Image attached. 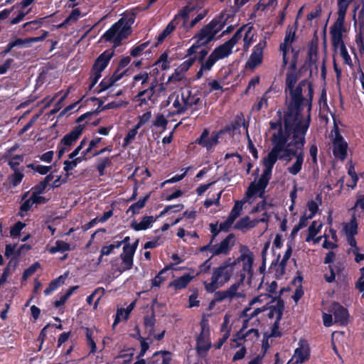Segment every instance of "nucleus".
Returning <instances> with one entry per match:
<instances>
[{"label": "nucleus", "mask_w": 364, "mask_h": 364, "mask_svg": "<svg viewBox=\"0 0 364 364\" xmlns=\"http://www.w3.org/2000/svg\"><path fill=\"white\" fill-rule=\"evenodd\" d=\"M78 286H73L70 287L67 291L62 295L58 300H55L53 303L55 307L58 308L61 306H63L66 301L70 298V296L74 293V291L78 289Z\"/></svg>", "instance_id": "a19ab883"}, {"label": "nucleus", "mask_w": 364, "mask_h": 364, "mask_svg": "<svg viewBox=\"0 0 364 364\" xmlns=\"http://www.w3.org/2000/svg\"><path fill=\"white\" fill-rule=\"evenodd\" d=\"M41 267V264L38 262H36L32 264L28 268L26 269L22 275V279L26 281L29 277L33 275L38 269Z\"/></svg>", "instance_id": "052dcab7"}, {"label": "nucleus", "mask_w": 364, "mask_h": 364, "mask_svg": "<svg viewBox=\"0 0 364 364\" xmlns=\"http://www.w3.org/2000/svg\"><path fill=\"white\" fill-rule=\"evenodd\" d=\"M185 102L186 109H191V114L197 111L198 109V105L202 103L200 97H198L196 95H192L190 90L185 94Z\"/></svg>", "instance_id": "393cba45"}, {"label": "nucleus", "mask_w": 364, "mask_h": 364, "mask_svg": "<svg viewBox=\"0 0 364 364\" xmlns=\"http://www.w3.org/2000/svg\"><path fill=\"white\" fill-rule=\"evenodd\" d=\"M294 357L296 363H303L308 360L310 358V353L308 346L306 347L301 346L294 350Z\"/></svg>", "instance_id": "7c9ffc66"}, {"label": "nucleus", "mask_w": 364, "mask_h": 364, "mask_svg": "<svg viewBox=\"0 0 364 364\" xmlns=\"http://www.w3.org/2000/svg\"><path fill=\"white\" fill-rule=\"evenodd\" d=\"M245 259V255L241 254L236 259L232 260L231 258H228L218 267H213L210 282H203L205 291L208 293H213L216 289L228 282L232 277L235 266L240 264L241 261H244Z\"/></svg>", "instance_id": "7ed1b4c3"}, {"label": "nucleus", "mask_w": 364, "mask_h": 364, "mask_svg": "<svg viewBox=\"0 0 364 364\" xmlns=\"http://www.w3.org/2000/svg\"><path fill=\"white\" fill-rule=\"evenodd\" d=\"M122 25L123 24H112L111 28L103 34L102 39L105 42L113 43L115 45L119 26Z\"/></svg>", "instance_id": "2f4dec72"}, {"label": "nucleus", "mask_w": 364, "mask_h": 364, "mask_svg": "<svg viewBox=\"0 0 364 364\" xmlns=\"http://www.w3.org/2000/svg\"><path fill=\"white\" fill-rule=\"evenodd\" d=\"M87 124V122H85V124H79L77 126L75 127L71 132L65 134L61 139L60 141V144H63L65 146H71L80 138Z\"/></svg>", "instance_id": "f3484780"}, {"label": "nucleus", "mask_w": 364, "mask_h": 364, "mask_svg": "<svg viewBox=\"0 0 364 364\" xmlns=\"http://www.w3.org/2000/svg\"><path fill=\"white\" fill-rule=\"evenodd\" d=\"M71 250L70 245L63 240H57L55 246H52L48 249V252L53 255L57 252H64Z\"/></svg>", "instance_id": "c9c22d12"}, {"label": "nucleus", "mask_w": 364, "mask_h": 364, "mask_svg": "<svg viewBox=\"0 0 364 364\" xmlns=\"http://www.w3.org/2000/svg\"><path fill=\"white\" fill-rule=\"evenodd\" d=\"M149 75L150 73H147L146 71H142L138 73L137 75H135L133 77L131 85L132 87H135L136 83L139 81H141V85H146L149 80Z\"/></svg>", "instance_id": "37998d69"}, {"label": "nucleus", "mask_w": 364, "mask_h": 364, "mask_svg": "<svg viewBox=\"0 0 364 364\" xmlns=\"http://www.w3.org/2000/svg\"><path fill=\"white\" fill-rule=\"evenodd\" d=\"M330 311L334 316L335 323L342 326H345L348 323L349 317L348 309L338 302L334 301L332 303L330 307Z\"/></svg>", "instance_id": "2eb2a0df"}, {"label": "nucleus", "mask_w": 364, "mask_h": 364, "mask_svg": "<svg viewBox=\"0 0 364 364\" xmlns=\"http://www.w3.org/2000/svg\"><path fill=\"white\" fill-rule=\"evenodd\" d=\"M242 209V202L239 200L236 201L228 217L231 218L233 221H235L237 219V218L240 216Z\"/></svg>", "instance_id": "680f3d73"}, {"label": "nucleus", "mask_w": 364, "mask_h": 364, "mask_svg": "<svg viewBox=\"0 0 364 364\" xmlns=\"http://www.w3.org/2000/svg\"><path fill=\"white\" fill-rule=\"evenodd\" d=\"M194 38H196V42L187 50V55L191 56L198 53V50L203 48H206L208 43H206L204 41H200L199 37H196V35L194 36Z\"/></svg>", "instance_id": "ea45409f"}, {"label": "nucleus", "mask_w": 364, "mask_h": 364, "mask_svg": "<svg viewBox=\"0 0 364 364\" xmlns=\"http://www.w3.org/2000/svg\"><path fill=\"white\" fill-rule=\"evenodd\" d=\"M306 144V136L301 137L299 139L292 143H289L285 150H289L291 154H288L287 159L291 160V157H295L294 164L287 168L289 173L291 175L298 174L301 168L304 159V149Z\"/></svg>", "instance_id": "39448f33"}, {"label": "nucleus", "mask_w": 364, "mask_h": 364, "mask_svg": "<svg viewBox=\"0 0 364 364\" xmlns=\"http://www.w3.org/2000/svg\"><path fill=\"white\" fill-rule=\"evenodd\" d=\"M298 24H293L292 26L289 25L287 31L286 36L284 40V42L282 43L279 46V50L282 52V67L285 68L289 62V58L287 57L289 48L291 46L293 41L295 40V33Z\"/></svg>", "instance_id": "1a4fd4ad"}, {"label": "nucleus", "mask_w": 364, "mask_h": 364, "mask_svg": "<svg viewBox=\"0 0 364 364\" xmlns=\"http://www.w3.org/2000/svg\"><path fill=\"white\" fill-rule=\"evenodd\" d=\"M245 318H246V319H245L243 321L242 328L240 329V331L239 332H237L236 333V335H235L236 338L233 341L245 339V338L251 333H254L256 336H258V331L257 329H254V328L249 330L245 333H242V331L247 327V324L249 323V321L250 320L248 318V317H245Z\"/></svg>", "instance_id": "58836bf2"}, {"label": "nucleus", "mask_w": 364, "mask_h": 364, "mask_svg": "<svg viewBox=\"0 0 364 364\" xmlns=\"http://www.w3.org/2000/svg\"><path fill=\"white\" fill-rule=\"evenodd\" d=\"M350 4L349 0H338V18L336 23H343L346 13Z\"/></svg>", "instance_id": "473e14b6"}, {"label": "nucleus", "mask_w": 364, "mask_h": 364, "mask_svg": "<svg viewBox=\"0 0 364 364\" xmlns=\"http://www.w3.org/2000/svg\"><path fill=\"white\" fill-rule=\"evenodd\" d=\"M256 35V33L253 31V27L251 26H247L246 29L245 30V35L243 36V41H244V50H247L251 44L255 41V36Z\"/></svg>", "instance_id": "f704fd0d"}, {"label": "nucleus", "mask_w": 364, "mask_h": 364, "mask_svg": "<svg viewBox=\"0 0 364 364\" xmlns=\"http://www.w3.org/2000/svg\"><path fill=\"white\" fill-rule=\"evenodd\" d=\"M173 107L176 109L174 111L169 112L168 117H173L177 114H183L186 110V105L185 102V94L181 92V95L177 94L173 102Z\"/></svg>", "instance_id": "aec40b11"}, {"label": "nucleus", "mask_w": 364, "mask_h": 364, "mask_svg": "<svg viewBox=\"0 0 364 364\" xmlns=\"http://www.w3.org/2000/svg\"><path fill=\"white\" fill-rule=\"evenodd\" d=\"M132 24H123V27L120 28L121 26H119V30L117 31L115 46L120 45L123 39L127 38L131 34V26Z\"/></svg>", "instance_id": "4c0bfd02"}, {"label": "nucleus", "mask_w": 364, "mask_h": 364, "mask_svg": "<svg viewBox=\"0 0 364 364\" xmlns=\"http://www.w3.org/2000/svg\"><path fill=\"white\" fill-rule=\"evenodd\" d=\"M41 35L38 36L29 37L26 38H17L14 41H11V43L12 46L14 47H30L32 43H38L39 41H43L46 36H48V32L41 30Z\"/></svg>", "instance_id": "6ab92c4d"}, {"label": "nucleus", "mask_w": 364, "mask_h": 364, "mask_svg": "<svg viewBox=\"0 0 364 364\" xmlns=\"http://www.w3.org/2000/svg\"><path fill=\"white\" fill-rule=\"evenodd\" d=\"M168 123V119L164 117L162 114H158L155 118V119L152 122V127H161L163 130L166 129L167 124Z\"/></svg>", "instance_id": "13d9d810"}, {"label": "nucleus", "mask_w": 364, "mask_h": 364, "mask_svg": "<svg viewBox=\"0 0 364 364\" xmlns=\"http://www.w3.org/2000/svg\"><path fill=\"white\" fill-rule=\"evenodd\" d=\"M343 25L344 24H333L331 28L332 43L336 48L344 45L342 34L345 29Z\"/></svg>", "instance_id": "4be33fe9"}, {"label": "nucleus", "mask_w": 364, "mask_h": 364, "mask_svg": "<svg viewBox=\"0 0 364 364\" xmlns=\"http://www.w3.org/2000/svg\"><path fill=\"white\" fill-rule=\"evenodd\" d=\"M245 259L244 260V263H243V266H242V269L244 272H247L250 274H252V264H253V262H254V259H253V257H252V252H250V255H245Z\"/></svg>", "instance_id": "69168bd1"}, {"label": "nucleus", "mask_w": 364, "mask_h": 364, "mask_svg": "<svg viewBox=\"0 0 364 364\" xmlns=\"http://www.w3.org/2000/svg\"><path fill=\"white\" fill-rule=\"evenodd\" d=\"M86 341L87 346L90 348V353H95L97 350L96 343L93 339V331L89 328H86Z\"/></svg>", "instance_id": "4d7b16f0"}, {"label": "nucleus", "mask_w": 364, "mask_h": 364, "mask_svg": "<svg viewBox=\"0 0 364 364\" xmlns=\"http://www.w3.org/2000/svg\"><path fill=\"white\" fill-rule=\"evenodd\" d=\"M149 45V41H146L144 43H142L132 48L129 52L130 55L132 56L133 58H136V57L140 56L142 54V53L144 52V50L148 47Z\"/></svg>", "instance_id": "bf43d9fd"}, {"label": "nucleus", "mask_w": 364, "mask_h": 364, "mask_svg": "<svg viewBox=\"0 0 364 364\" xmlns=\"http://www.w3.org/2000/svg\"><path fill=\"white\" fill-rule=\"evenodd\" d=\"M343 230L346 237L356 235L358 234V223L355 219L353 218L349 223L346 224Z\"/></svg>", "instance_id": "a18cd8bd"}, {"label": "nucleus", "mask_w": 364, "mask_h": 364, "mask_svg": "<svg viewBox=\"0 0 364 364\" xmlns=\"http://www.w3.org/2000/svg\"><path fill=\"white\" fill-rule=\"evenodd\" d=\"M272 148L268 153L267 156L262 159V165L264 166L260 178L270 180L272 174V169L274 164L278 160H287L288 154H291L289 150H285L286 146H283V143L277 142L272 144Z\"/></svg>", "instance_id": "20e7f679"}, {"label": "nucleus", "mask_w": 364, "mask_h": 364, "mask_svg": "<svg viewBox=\"0 0 364 364\" xmlns=\"http://www.w3.org/2000/svg\"><path fill=\"white\" fill-rule=\"evenodd\" d=\"M251 310V306H247L244 309V310L242 311L241 317H248L249 319H252V318L257 316L260 313L264 311L267 310L266 306H263L262 308H257L255 309L252 312L249 314V311Z\"/></svg>", "instance_id": "8fccbe9b"}, {"label": "nucleus", "mask_w": 364, "mask_h": 364, "mask_svg": "<svg viewBox=\"0 0 364 364\" xmlns=\"http://www.w3.org/2000/svg\"><path fill=\"white\" fill-rule=\"evenodd\" d=\"M156 323V318L154 312H152L151 316H146L144 318V325L145 328H150L149 335H153L154 332V327Z\"/></svg>", "instance_id": "5fc2aeb1"}, {"label": "nucleus", "mask_w": 364, "mask_h": 364, "mask_svg": "<svg viewBox=\"0 0 364 364\" xmlns=\"http://www.w3.org/2000/svg\"><path fill=\"white\" fill-rule=\"evenodd\" d=\"M168 53L167 51L161 54L159 59L155 62L154 65H159L162 70H166L170 67V62L168 60Z\"/></svg>", "instance_id": "09e8293b"}, {"label": "nucleus", "mask_w": 364, "mask_h": 364, "mask_svg": "<svg viewBox=\"0 0 364 364\" xmlns=\"http://www.w3.org/2000/svg\"><path fill=\"white\" fill-rule=\"evenodd\" d=\"M193 278V277L191 276L190 274H185L183 276L171 282L168 284V287H173L176 291L181 290L187 287Z\"/></svg>", "instance_id": "b1692460"}, {"label": "nucleus", "mask_w": 364, "mask_h": 364, "mask_svg": "<svg viewBox=\"0 0 364 364\" xmlns=\"http://www.w3.org/2000/svg\"><path fill=\"white\" fill-rule=\"evenodd\" d=\"M218 60H219L217 57L211 53L207 60L202 63L201 65L203 66V69H206L208 71H210Z\"/></svg>", "instance_id": "774afa93"}, {"label": "nucleus", "mask_w": 364, "mask_h": 364, "mask_svg": "<svg viewBox=\"0 0 364 364\" xmlns=\"http://www.w3.org/2000/svg\"><path fill=\"white\" fill-rule=\"evenodd\" d=\"M196 6L191 4L188 5L175 16V20L183 21V23H191V19L193 18L195 14H196Z\"/></svg>", "instance_id": "412c9836"}, {"label": "nucleus", "mask_w": 364, "mask_h": 364, "mask_svg": "<svg viewBox=\"0 0 364 364\" xmlns=\"http://www.w3.org/2000/svg\"><path fill=\"white\" fill-rule=\"evenodd\" d=\"M149 197L150 193L146 194L144 197L140 198L137 202L133 203L129 206V208L127 210V213L132 212V215L138 214L140 210L145 206Z\"/></svg>", "instance_id": "72a5a7b5"}, {"label": "nucleus", "mask_w": 364, "mask_h": 364, "mask_svg": "<svg viewBox=\"0 0 364 364\" xmlns=\"http://www.w3.org/2000/svg\"><path fill=\"white\" fill-rule=\"evenodd\" d=\"M14 171V174L9 176V181L11 186L13 187H16L21 183L24 175L19 170H16Z\"/></svg>", "instance_id": "603ef678"}, {"label": "nucleus", "mask_w": 364, "mask_h": 364, "mask_svg": "<svg viewBox=\"0 0 364 364\" xmlns=\"http://www.w3.org/2000/svg\"><path fill=\"white\" fill-rule=\"evenodd\" d=\"M250 24H242V26L234 33V35L227 42L233 48L235 44L242 38V33Z\"/></svg>", "instance_id": "49530a36"}, {"label": "nucleus", "mask_w": 364, "mask_h": 364, "mask_svg": "<svg viewBox=\"0 0 364 364\" xmlns=\"http://www.w3.org/2000/svg\"><path fill=\"white\" fill-rule=\"evenodd\" d=\"M90 152H87V149L82 151L81 152V156H75L74 159H71V161L65 160L63 162L64 164V171L65 172H69L70 171L74 169L79 164H80L83 161H87L89 158L87 157V154Z\"/></svg>", "instance_id": "5701e85b"}, {"label": "nucleus", "mask_w": 364, "mask_h": 364, "mask_svg": "<svg viewBox=\"0 0 364 364\" xmlns=\"http://www.w3.org/2000/svg\"><path fill=\"white\" fill-rule=\"evenodd\" d=\"M270 92V88L267 90L262 97L259 99V100L254 105L252 109L255 110L257 112H259L262 109L263 107H268V93Z\"/></svg>", "instance_id": "864d4df0"}, {"label": "nucleus", "mask_w": 364, "mask_h": 364, "mask_svg": "<svg viewBox=\"0 0 364 364\" xmlns=\"http://www.w3.org/2000/svg\"><path fill=\"white\" fill-rule=\"evenodd\" d=\"M274 301H277L276 305L266 306L267 310H269L267 316L269 318H273L274 316L276 315L275 321H281L284 310V301L279 296H274L272 297L271 302L272 303Z\"/></svg>", "instance_id": "a211bd4d"}, {"label": "nucleus", "mask_w": 364, "mask_h": 364, "mask_svg": "<svg viewBox=\"0 0 364 364\" xmlns=\"http://www.w3.org/2000/svg\"><path fill=\"white\" fill-rule=\"evenodd\" d=\"M113 55V50H107L95 59L90 72L89 80L90 83L88 87L90 91L93 90L102 77V71L107 67Z\"/></svg>", "instance_id": "423d86ee"}, {"label": "nucleus", "mask_w": 364, "mask_h": 364, "mask_svg": "<svg viewBox=\"0 0 364 364\" xmlns=\"http://www.w3.org/2000/svg\"><path fill=\"white\" fill-rule=\"evenodd\" d=\"M328 269L330 275L325 274L324 279L328 283H332L336 280V275H339L342 272L343 267L342 263L337 262L336 264L328 265Z\"/></svg>", "instance_id": "c85d7f7f"}, {"label": "nucleus", "mask_w": 364, "mask_h": 364, "mask_svg": "<svg viewBox=\"0 0 364 364\" xmlns=\"http://www.w3.org/2000/svg\"><path fill=\"white\" fill-rule=\"evenodd\" d=\"M200 332L196 338V351L198 354L207 353L211 348L210 326L208 320L203 318L200 323Z\"/></svg>", "instance_id": "0eeeda50"}, {"label": "nucleus", "mask_w": 364, "mask_h": 364, "mask_svg": "<svg viewBox=\"0 0 364 364\" xmlns=\"http://www.w3.org/2000/svg\"><path fill=\"white\" fill-rule=\"evenodd\" d=\"M23 158L24 156L23 154L15 155L9 161L8 164L13 171L19 170L18 166L23 162Z\"/></svg>", "instance_id": "0e129e2a"}, {"label": "nucleus", "mask_w": 364, "mask_h": 364, "mask_svg": "<svg viewBox=\"0 0 364 364\" xmlns=\"http://www.w3.org/2000/svg\"><path fill=\"white\" fill-rule=\"evenodd\" d=\"M299 80V75L296 72H287L286 75V90L292 89Z\"/></svg>", "instance_id": "3c124183"}, {"label": "nucleus", "mask_w": 364, "mask_h": 364, "mask_svg": "<svg viewBox=\"0 0 364 364\" xmlns=\"http://www.w3.org/2000/svg\"><path fill=\"white\" fill-rule=\"evenodd\" d=\"M184 208V205L182 203H178L176 205H166L163 210L161 211L159 217H162L165 215L169 211H173V213H177L182 210Z\"/></svg>", "instance_id": "e2e57ef3"}, {"label": "nucleus", "mask_w": 364, "mask_h": 364, "mask_svg": "<svg viewBox=\"0 0 364 364\" xmlns=\"http://www.w3.org/2000/svg\"><path fill=\"white\" fill-rule=\"evenodd\" d=\"M67 274L59 276L58 278L53 279L48 284V287L44 290V294L48 296L58 289L65 283Z\"/></svg>", "instance_id": "c756f323"}, {"label": "nucleus", "mask_w": 364, "mask_h": 364, "mask_svg": "<svg viewBox=\"0 0 364 364\" xmlns=\"http://www.w3.org/2000/svg\"><path fill=\"white\" fill-rule=\"evenodd\" d=\"M209 134V130L205 128L203 130L200 137L196 140V144L202 147H205L207 151H210L213 146L217 145L219 142V139L222 136L219 130L213 132L210 137L208 139Z\"/></svg>", "instance_id": "9d476101"}, {"label": "nucleus", "mask_w": 364, "mask_h": 364, "mask_svg": "<svg viewBox=\"0 0 364 364\" xmlns=\"http://www.w3.org/2000/svg\"><path fill=\"white\" fill-rule=\"evenodd\" d=\"M289 92V102L287 109L295 114L299 117H304L301 114L304 106H307V114L311 117L312 102L314 97V87L311 82L306 80H301L296 87L287 89Z\"/></svg>", "instance_id": "f03ea898"}, {"label": "nucleus", "mask_w": 364, "mask_h": 364, "mask_svg": "<svg viewBox=\"0 0 364 364\" xmlns=\"http://www.w3.org/2000/svg\"><path fill=\"white\" fill-rule=\"evenodd\" d=\"M111 157H100L97 159L95 163V168L98 172L99 176H103L105 174V168L112 166Z\"/></svg>", "instance_id": "cd10ccee"}, {"label": "nucleus", "mask_w": 364, "mask_h": 364, "mask_svg": "<svg viewBox=\"0 0 364 364\" xmlns=\"http://www.w3.org/2000/svg\"><path fill=\"white\" fill-rule=\"evenodd\" d=\"M348 144L337 131L333 141V153L336 158L344 160L347 156Z\"/></svg>", "instance_id": "dca6fc26"}, {"label": "nucleus", "mask_w": 364, "mask_h": 364, "mask_svg": "<svg viewBox=\"0 0 364 364\" xmlns=\"http://www.w3.org/2000/svg\"><path fill=\"white\" fill-rule=\"evenodd\" d=\"M218 60H219L217 57L211 53L207 60L202 63L201 65L203 66V69H206L208 71H210Z\"/></svg>", "instance_id": "338daca9"}, {"label": "nucleus", "mask_w": 364, "mask_h": 364, "mask_svg": "<svg viewBox=\"0 0 364 364\" xmlns=\"http://www.w3.org/2000/svg\"><path fill=\"white\" fill-rule=\"evenodd\" d=\"M115 83L112 80L110 76H105L100 82L99 85L93 90V93L100 94L111 87H112Z\"/></svg>", "instance_id": "e433bc0d"}, {"label": "nucleus", "mask_w": 364, "mask_h": 364, "mask_svg": "<svg viewBox=\"0 0 364 364\" xmlns=\"http://www.w3.org/2000/svg\"><path fill=\"white\" fill-rule=\"evenodd\" d=\"M235 235L229 234L220 243L213 245L211 257L220 255H228L234 245Z\"/></svg>", "instance_id": "ddd939ff"}, {"label": "nucleus", "mask_w": 364, "mask_h": 364, "mask_svg": "<svg viewBox=\"0 0 364 364\" xmlns=\"http://www.w3.org/2000/svg\"><path fill=\"white\" fill-rule=\"evenodd\" d=\"M266 41H259L252 49V52L246 62L245 66L250 69H255L262 63L263 52L266 46Z\"/></svg>", "instance_id": "9b49d317"}, {"label": "nucleus", "mask_w": 364, "mask_h": 364, "mask_svg": "<svg viewBox=\"0 0 364 364\" xmlns=\"http://www.w3.org/2000/svg\"><path fill=\"white\" fill-rule=\"evenodd\" d=\"M232 47L226 41L224 43L216 47L213 53L218 60L223 59L232 53Z\"/></svg>", "instance_id": "bb28decb"}, {"label": "nucleus", "mask_w": 364, "mask_h": 364, "mask_svg": "<svg viewBox=\"0 0 364 364\" xmlns=\"http://www.w3.org/2000/svg\"><path fill=\"white\" fill-rule=\"evenodd\" d=\"M139 241V239H137L132 245H124L123 246V252L120 255V258L126 269H131L133 267L134 256L137 249Z\"/></svg>", "instance_id": "4468645a"}, {"label": "nucleus", "mask_w": 364, "mask_h": 364, "mask_svg": "<svg viewBox=\"0 0 364 364\" xmlns=\"http://www.w3.org/2000/svg\"><path fill=\"white\" fill-rule=\"evenodd\" d=\"M278 113L280 116L279 119L276 122L271 121L269 122L271 129H277V132L271 136L272 144L280 141V143H283L284 146H287L289 143H292L301 137L306 136L311 123L309 114H307L306 117H299L287 109L284 114L283 129L281 112L279 111Z\"/></svg>", "instance_id": "f257e3e1"}, {"label": "nucleus", "mask_w": 364, "mask_h": 364, "mask_svg": "<svg viewBox=\"0 0 364 364\" xmlns=\"http://www.w3.org/2000/svg\"><path fill=\"white\" fill-rule=\"evenodd\" d=\"M235 21V15L232 9L225 10L220 15V19L217 23H230ZM210 23H215L211 21Z\"/></svg>", "instance_id": "de8ad7c7"}, {"label": "nucleus", "mask_w": 364, "mask_h": 364, "mask_svg": "<svg viewBox=\"0 0 364 364\" xmlns=\"http://www.w3.org/2000/svg\"><path fill=\"white\" fill-rule=\"evenodd\" d=\"M226 24H205L196 35L200 38V41H204L206 43H210L215 38V35Z\"/></svg>", "instance_id": "f8f14e48"}, {"label": "nucleus", "mask_w": 364, "mask_h": 364, "mask_svg": "<svg viewBox=\"0 0 364 364\" xmlns=\"http://www.w3.org/2000/svg\"><path fill=\"white\" fill-rule=\"evenodd\" d=\"M322 223L317 225L316 221H313L308 228V235L306 237V242H310L319 232Z\"/></svg>", "instance_id": "79ce46f5"}, {"label": "nucleus", "mask_w": 364, "mask_h": 364, "mask_svg": "<svg viewBox=\"0 0 364 364\" xmlns=\"http://www.w3.org/2000/svg\"><path fill=\"white\" fill-rule=\"evenodd\" d=\"M176 26L174 24H167L166 27L159 34L157 37V42L155 46H158L161 44L166 38L169 36L174 30Z\"/></svg>", "instance_id": "c03bdc74"}, {"label": "nucleus", "mask_w": 364, "mask_h": 364, "mask_svg": "<svg viewBox=\"0 0 364 364\" xmlns=\"http://www.w3.org/2000/svg\"><path fill=\"white\" fill-rule=\"evenodd\" d=\"M269 182V180L260 178L257 183L255 181L251 182L245 192V198L250 200L255 196H257L262 200H266L265 191Z\"/></svg>", "instance_id": "6e6552de"}, {"label": "nucleus", "mask_w": 364, "mask_h": 364, "mask_svg": "<svg viewBox=\"0 0 364 364\" xmlns=\"http://www.w3.org/2000/svg\"><path fill=\"white\" fill-rule=\"evenodd\" d=\"M154 222L153 216H144L139 223L134 220L130 223V228L135 231L145 230L151 226Z\"/></svg>", "instance_id": "a878e982"}, {"label": "nucleus", "mask_w": 364, "mask_h": 364, "mask_svg": "<svg viewBox=\"0 0 364 364\" xmlns=\"http://www.w3.org/2000/svg\"><path fill=\"white\" fill-rule=\"evenodd\" d=\"M277 4V0H259L256 5L257 10L264 11L268 9H273Z\"/></svg>", "instance_id": "6e6d98bb"}]
</instances>
